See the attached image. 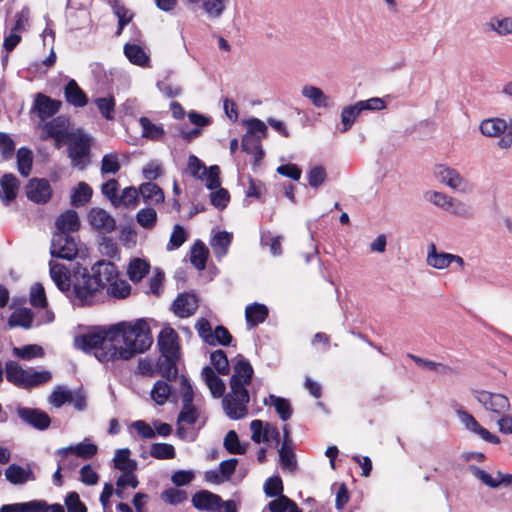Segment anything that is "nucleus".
Segmentation results:
<instances>
[{
  "mask_svg": "<svg viewBox=\"0 0 512 512\" xmlns=\"http://www.w3.org/2000/svg\"><path fill=\"white\" fill-rule=\"evenodd\" d=\"M201 375L214 398H220L224 395L225 384L210 366H205Z\"/></svg>",
  "mask_w": 512,
  "mask_h": 512,
  "instance_id": "nucleus-29",
  "label": "nucleus"
},
{
  "mask_svg": "<svg viewBox=\"0 0 512 512\" xmlns=\"http://www.w3.org/2000/svg\"><path fill=\"white\" fill-rule=\"evenodd\" d=\"M232 336L227 328H225L222 325H219L215 328V330L212 332V341L208 342V345L215 346V345H222L227 346L231 343Z\"/></svg>",
  "mask_w": 512,
  "mask_h": 512,
  "instance_id": "nucleus-59",
  "label": "nucleus"
},
{
  "mask_svg": "<svg viewBox=\"0 0 512 512\" xmlns=\"http://www.w3.org/2000/svg\"><path fill=\"white\" fill-rule=\"evenodd\" d=\"M114 273L110 280L103 281V291L106 290V294L110 297L116 299H122L127 297L130 294L131 287L130 285L123 279L119 278V272L116 265L110 262ZM105 295V292H103Z\"/></svg>",
  "mask_w": 512,
  "mask_h": 512,
  "instance_id": "nucleus-20",
  "label": "nucleus"
},
{
  "mask_svg": "<svg viewBox=\"0 0 512 512\" xmlns=\"http://www.w3.org/2000/svg\"><path fill=\"white\" fill-rule=\"evenodd\" d=\"M479 129L486 137L498 138L499 148L508 149L512 146V119L488 118L480 123Z\"/></svg>",
  "mask_w": 512,
  "mask_h": 512,
  "instance_id": "nucleus-4",
  "label": "nucleus"
},
{
  "mask_svg": "<svg viewBox=\"0 0 512 512\" xmlns=\"http://www.w3.org/2000/svg\"><path fill=\"white\" fill-rule=\"evenodd\" d=\"M26 370L16 361L10 360L5 363L7 381L19 388H21V383L24 382V377L27 374Z\"/></svg>",
  "mask_w": 512,
  "mask_h": 512,
  "instance_id": "nucleus-41",
  "label": "nucleus"
},
{
  "mask_svg": "<svg viewBox=\"0 0 512 512\" xmlns=\"http://www.w3.org/2000/svg\"><path fill=\"white\" fill-rule=\"evenodd\" d=\"M69 121L64 116H58L43 125V138H54L60 141L65 138Z\"/></svg>",
  "mask_w": 512,
  "mask_h": 512,
  "instance_id": "nucleus-27",
  "label": "nucleus"
},
{
  "mask_svg": "<svg viewBox=\"0 0 512 512\" xmlns=\"http://www.w3.org/2000/svg\"><path fill=\"white\" fill-rule=\"evenodd\" d=\"M425 198L433 205L444 209L457 217L470 219L474 216L473 209L470 206L443 192L428 191L425 194Z\"/></svg>",
  "mask_w": 512,
  "mask_h": 512,
  "instance_id": "nucleus-6",
  "label": "nucleus"
},
{
  "mask_svg": "<svg viewBox=\"0 0 512 512\" xmlns=\"http://www.w3.org/2000/svg\"><path fill=\"white\" fill-rule=\"evenodd\" d=\"M268 316V309L263 304L254 303L245 309V318L251 327L263 323Z\"/></svg>",
  "mask_w": 512,
  "mask_h": 512,
  "instance_id": "nucleus-38",
  "label": "nucleus"
},
{
  "mask_svg": "<svg viewBox=\"0 0 512 512\" xmlns=\"http://www.w3.org/2000/svg\"><path fill=\"white\" fill-rule=\"evenodd\" d=\"M0 512H65L61 504L49 505L44 500H32L22 503L5 504Z\"/></svg>",
  "mask_w": 512,
  "mask_h": 512,
  "instance_id": "nucleus-12",
  "label": "nucleus"
},
{
  "mask_svg": "<svg viewBox=\"0 0 512 512\" xmlns=\"http://www.w3.org/2000/svg\"><path fill=\"white\" fill-rule=\"evenodd\" d=\"M66 138L69 141L68 156L73 166L79 167L80 169L85 168L90 153L91 138L81 131L70 133Z\"/></svg>",
  "mask_w": 512,
  "mask_h": 512,
  "instance_id": "nucleus-7",
  "label": "nucleus"
},
{
  "mask_svg": "<svg viewBox=\"0 0 512 512\" xmlns=\"http://www.w3.org/2000/svg\"><path fill=\"white\" fill-rule=\"evenodd\" d=\"M25 190L27 198L37 204L47 203L52 196L51 185L46 179H30L25 187Z\"/></svg>",
  "mask_w": 512,
  "mask_h": 512,
  "instance_id": "nucleus-14",
  "label": "nucleus"
},
{
  "mask_svg": "<svg viewBox=\"0 0 512 512\" xmlns=\"http://www.w3.org/2000/svg\"><path fill=\"white\" fill-rule=\"evenodd\" d=\"M210 361L219 374L227 375L229 373V361L223 350L219 349L212 352Z\"/></svg>",
  "mask_w": 512,
  "mask_h": 512,
  "instance_id": "nucleus-58",
  "label": "nucleus"
},
{
  "mask_svg": "<svg viewBox=\"0 0 512 512\" xmlns=\"http://www.w3.org/2000/svg\"><path fill=\"white\" fill-rule=\"evenodd\" d=\"M208 256V249L201 241H196L191 248L190 261L192 265L198 269L203 270L206 266Z\"/></svg>",
  "mask_w": 512,
  "mask_h": 512,
  "instance_id": "nucleus-44",
  "label": "nucleus"
},
{
  "mask_svg": "<svg viewBox=\"0 0 512 512\" xmlns=\"http://www.w3.org/2000/svg\"><path fill=\"white\" fill-rule=\"evenodd\" d=\"M66 101L74 107H84L88 103L86 93L79 87L74 79H70L64 87Z\"/></svg>",
  "mask_w": 512,
  "mask_h": 512,
  "instance_id": "nucleus-28",
  "label": "nucleus"
},
{
  "mask_svg": "<svg viewBox=\"0 0 512 512\" xmlns=\"http://www.w3.org/2000/svg\"><path fill=\"white\" fill-rule=\"evenodd\" d=\"M6 480L13 485H24L27 482L35 481L36 477L31 466H21L15 463L10 464L5 470Z\"/></svg>",
  "mask_w": 512,
  "mask_h": 512,
  "instance_id": "nucleus-21",
  "label": "nucleus"
},
{
  "mask_svg": "<svg viewBox=\"0 0 512 512\" xmlns=\"http://www.w3.org/2000/svg\"><path fill=\"white\" fill-rule=\"evenodd\" d=\"M302 95L313 103L314 106L318 108H327L330 107L331 102L330 98L324 94V92L312 85H306L302 88Z\"/></svg>",
  "mask_w": 512,
  "mask_h": 512,
  "instance_id": "nucleus-36",
  "label": "nucleus"
},
{
  "mask_svg": "<svg viewBox=\"0 0 512 512\" xmlns=\"http://www.w3.org/2000/svg\"><path fill=\"white\" fill-rule=\"evenodd\" d=\"M97 446L93 443H79L75 446L61 448L57 451L59 455L67 456L68 452L73 451L82 459H91L97 453Z\"/></svg>",
  "mask_w": 512,
  "mask_h": 512,
  "instance_id": "nucleus-40",
  "label": "nucleus"
},
{
  "mask_svg": "<svg viewBox=\"0 0 512 512\" xmlns=\"http://www.w3.org/2000/svg\"><path fill=\"white\" fill-rule=\"evenodd\" d=\"M140 195L139 189L135 187H126L120 196L117 197L114 207H134L137 204Z\"/></svg>",
  "mask_w": 512,
  "mask_h": 512,
  "instance_id": "nucleus-51",
  "label": "nucleus"
},
{
  "mask_svg": "<svg viewBox=\"0 0 512 512\" xmlns=\"http://www.w3.org/2000/svg\"><path fill=\"white\" fill-rule=\"evenodd\" d=\"M252 376L253 368L251 364L243 356L238 355L234 365V373L230 379V389L246 398V386L250 384Z\"/></svg>",
  "mask_w": 512,
  "mask_h": 512,
  "instance_id": "nucleus-9",
  "label": "nucleus"
},
{
  "mask_svg": "<svg viewBox=\"0 0 512 512\" xmlns=\"http://www.w3.org/2000/svg\"><path fill=\"white\" fill-rule=\"evenodd\" d=\"M191 502L199 511L220 512L222 509V498L208 490L196 492L192 496Z\"/></svg>",
  "mask_w": 512,
  "mask_h": 512,
  "instance_id": "nucleus-18",
  "label": "nucleus"
},
{
  "mask_svg": "<svg viewBox=\"0 0 512 512\" xmlns=\"http://www.w3.org/2000/svg\"><path fill=\"white\" fill-rule=\"evenodd\" d=\"M16 412L18 417L24 423L37 430H45L50 426L51 419L49 415L42 410L37 408L18 407Z\"/></svg>",
  "mask_w": 512,
  "mask_h": 512,
  "instance_id": "nucleus-17",
  "label": "nucleus"
},
{
  "mask_svg": "<svg viewBox=\"0 0 512 512\" xmlns=\"http://www.w3.org/2000/svg\"><path fill=\"white\" fill-rule=\"evenodd\" d=\"M150 455L159 460L173 459L176 455L173 445L168 443H153L150 447Z\"/></svg>",
  "mask_w": 512,
  "mask_h": 512,
  "instance_id": "nucleus-52",
  "label": "nucleus"
},
{
  "mask_svg": "<svg viewBox=\"0 0 512 512\" xmlns=\"http://www.w3.org/2000/svg\"><path fill=\"white\" fill-rule=\"evenodd\" d=\"M268 426L269 424L264 425V422L261 420H253L250 423V429L252 432L251 439L253 442L260 444L262 442H268Z\"/></svg>",
  "mask_w": 512,
  "mask_h": 512,
  "instance_id": "nucleus-56",
  "label": "nucleus"
},
{
  "mask_svg": "<svg viewBox=\"0 0 512 512\" xmlns=\"http://www.w3.org/2000/svg\"><path fill=\"white\" fill-rule=\"evenodd\" d=\"M225 449L231 454L242 455L246 452V446L241 444L237 433L234 430H230L223 441Z\"/></svg>",
  "mask_w": 512,
  "mask_h": 512,
  "instance_id": "nucleus-54",
  "label": "nucleus"
},
{
  "mask_svg": "<svg viewBox=\"0 0 512 512\" xmlns=\"http://www.w3.org/2000/svg\"><path fill=\"white\" fill-rule=\"evenodd\" d=\"M55 233H70L77 232L80 228V220L78 213L74 210H67L60 214L55 221Z\"/></svg>",
  "mask_w": 512,
  "mask_h": 512,
  "instance_id": "nucleus-26",
  "label": "nucleus"
},
{
  "mask_svg": "<svg viewBox=\"0 0 512 512\" xmlns=\"http://www.w3.org/2000/svg\"><path fill=\"white\" fill-rule=\"evenodd\" d=\"M153 343L150 328L143 319L120 322L97 332L75 337L76 348L93 353L102 363L130 360L148 350Z\"/></svg>",
  "mask_w": 512,
  "mask_h": 512,
  "instance_id": "nucleus-1",
  "label": "nucleus"
},
{
  "mask_svg": "<svg viewBox=\"0 0 512 512\" xmlns=\"http://www.w3.org/2000/svg\"><path fill=\"white\" fill-rule=\"evenodd\" d=\"M161 499L170 505H177L187 499V493L178 488H169L162 492Z\"/></svg>",
  "mask_w": 512,
  "mask_h": 512,
  "instance_id": "nucleus-60",
  "label": "nucleus"
},
{
  "mask_svg": "<svg viewBox=\"0 0 512 512\" xmlns=\"http://www.w3.org/2000/svg\"><path fill=\"white\" fill-rule=\"evenodd\" d=\"M269 399L281 420L287 421L292 415V408L290 402L285 398L278 397L273 394L269 395Z\"/></svg>",
  "mask_w": 512,
  "mask_h": 512,
  "instance_id": "nucleus-55",
  "label": "nucleus"
},
{
  "mask_svg": "<svg viewBox=\"0 0 512 512\" xmlns=\"http://www.w3.org/2000/svg\"><path fill=\"white\" fill-rule=\"evenodd\" d=\"M139 124L141 127L142 137L152 140V141H160L165 135V131L161 125L154 124L147 117H140Z\"/></svg>",
  "mask_w": 512,
  "mask_h": 512,
  "instance_id": "nucleus-35",
  "label": "nucleus"
},
{
  "mask_svg": "<svg viewBox=\"0 0 512 512\" xmlns=\"http://www.w3.org/2000/svg\"><path fill=\"white\" fill-rule=\"evenodd\" d=\"M279 457L283 469L294 471L297 466L293 447H281L279 449Z\"/></svg>",
  "mask_w": 512,
  "mask_h": 512,
  "instance_id": "nucleus-61",
  "label": "nucleus"
},
{
  "mask_svg": "<svg viewBox=\"0 0 512 512\" xmlns=\"http://www.w3.org/2000/svg\"><path fill=\"white\" fill-rule=\"evenodd\" d=\"M114 467L123 472H133L136 469V461L130 459L128 448L118 449L114 456Z\"/></svg>",
  "mask_w": 512,
  "mask_h": 512,
  "instance_id": "nucleus-42",
  "label": "nucleus"
},
{
  "mask_svg": "<svg viewBox=\"0 0 512 512\" xmlns=\"http://www.w3.org/2000/svg\"><path fill=\"white\" fill-rule=\"evenodd\" d=\"M473 394L486 411L496 414L499 418L504 416L510 409V401L504 394L487 390H475Z\"/></svg>",
  "mask_w": 512,
  "mask_h": 512,
  "instance_id": "nucleus-8",
  "label": "nucleus"
},
{
  "mask_svg": "<svg viewBox=\"0 0 512 512\" xmlns=\"http://www.w3.org/2000/svg\"><path fill=\"white\" fill-rule=\"evenodd\" d=\"M16 156H17V168H18L19 173L22 176L27 177L30 174L31 168H32L33 157H32L31 150L26 147H21L17 151Z\"/></svg>",
  "mask_w": 512,
  "mask_h": 512,
  "instance_id": "nucleus-48",
  "label": "nucleus"
},
{
  "mask_svg": "<svg viewBox=\"0 0 512 512\" xmlns=\"http://www.w3.org/2000/svg\"><path fill=\"white\" fill-rule=\"evenodd\" d=\"M65 505L68 512H87L85 504L80 500L77 492H69L65 497Z\"/></svg>",
  "mask_w": 512,
  "mask_h": 512,
  "instance_id": "nucleus-64",
  "label": "nucleus"
},
{
  "mask_svg": "<svg viewBox=\"0 0 512 512\" xmlns=\"http://www.w3.org/2000/svg\"><path fill=\"white\" fill-rule=\"evenodd\" d=\"M102 117L111 121L114 119L115 100L113 96L98 97L93 100Z\"/></svg>",
  "mask_w": 512,
  "mask_h": 512,
  "instance_id": "nucleus-49",
  "label": "nucleus"
},
{
  "mask_svg": "<svg viewBox=\"0 0 512 512\" xmlns=\"http://www.w3.org/2000/svg\"><path fill=\"white\" fill-rule=\"evenodd\" d=\"M433 174L440 183L461 194H470L474 190V185L455 168L437 164Z\"/></svg>",
  "mask_w": 512,
  "mask_h": 512,
  "instance_id": "nucleus-5",
  "label": "nucleus"
},
{
  "mask_svg": "<svg viewBox=\"0 0 512 512\" xmlns=\"http://www.w3.org/2000/svg\"><path fill=\"white\" fill-rule=\"evenodd\" d=\"M427 265L438 270L446 269L450 266V253L439 252L434 243L428 246L426 258Z\"/></svg>",
  "mask_w": 512,
  "mask_h": 512,
  "instance_id": "nucleus-30",
  "label": "nucleus"
},
{
  "mask_svg": "<svg viewBox=\"0 0 512 512\" xmlns=\"http://www.w3.org/2000/svg\"><path fill=\"white\" fill-rule=\"evenodd\" d=\"M27 374L24 377V382L21 383V388L31 389L49 382L52 374L48 370L36 371L33 368L26 370Z\"/></svg>",
  "mask_w": 512,
  "mask_h": 512,
  "instance_id": "nucleus-31",
  "label": "nucleus"
},
{
  "mask_svg": "<svg viewBox=\"0 0 512 512\" xmlns=\"http://www.w3.org/2000/svg\"><path fill=\"white\" fill-rule=\"evenodd\" d=\"M157 344L160 354L181 356L180 338L173 328H163L158 335Z\"/></svg>",
  "mask_w": 512,
  "mask_h": 512,
  "instance_id": "nucleus-16",
  "label": "nucleus"
},
{
  "mask_svg": "<svg viewBox=\"0 0 512 512\" xmlns=\"http://www.w3.org/2000/svg\"><path fill=\"white\" fill-rule=\"evenodd\" d=\"M88 220L93 229L101 234H109L116 229L115 218L106 210L94 207L88 212Z\"/></svg>",
  "mask_w": 512,
  "mask_h": 512,
  "instance_id": "nucleus-15",
  "label": "nucleus"
},
{
  "mask_svg": "<svg viewBox=\"0 0 512 512\" xmlns=\"http://www.w3.org/2000/svg\"><path fill=\"white\" fill-rule=\"evenodd\" d=\"M268 509L270 512H302L293 500L283 494L270 501Z\"/></svg>",
  "mask_w": 512,
  "mask_h": 512,
  "instance_id": "nucleus-43",
  "label": "nucleus"
},
{
  "mask_svg": "<svg viewBox=\"0 0 512 512\" xmlns=\"http://www.w3.org/2000/svg\"><path fill=\"white\" fill-rule=\"evenodd\" d=\"M136 221L141 227L152 229L157 222V213L153 208L140 209L136 214Z\"/></svg>",
  "mask_w": 512,
  "mask_h": 512,
  "instance_id": "nucleus-57",
  "label": "nucleus"
},
{
  "mask_svg": "<svg viewBox=\"0 0 512 512\" xmlns=\"http://www.w3.org/2000/svg\"><path fill=\"white\" fill-rule=\"evenodd\" d=\"M61 105V101L38 93L34 99L32 112L36 113L41 121H45L47 118L54 116L60 110Z\"/></svg>",
  "mask_w": 512,
  "mask_h": 512,
  "instance_id": "nucleus-19",
  "label": "nucleus"
},
{
  "mask_svg": "<svg viewBox=\"0 0 512 512\" xmlns=\"http://www.w3.org/2000/svg\"><path fill=\"white\" fill-rule=\"evenodd\" d=\"M244 125L247 131L242 137V150L253 155L255 163H258L264 157L261 141L267 137L268 128L262 120L255 117L245 120Z\"/></svg>",
  "mask_w": 512,
  "mask_h": 512,
  "instance_id": "nucleus-3",
  "label": "nucleus"
},
{
  "mask_svg": "<svg viewBox=\"0 0 512 512\" xmlns=\"http://www.w3.org/2000/svg\"><path fill=\"white\" fill-rule=\"evenodd\" d=\"M180 357L160 354L156 362V372L168 381L177 379Z\"/></svg>",
  "mask_w": 512,
  "mask_h": 512,
  "instance_id": "nucleus-24",
  "label": "nucleus"
},
{
  "mask_svg": "<svg viewBox=\"0 0 512 512\" xmlns=\"http://www.w3.org/2000/svg\"><path fill=\"white\" fill-rule=\"evenodd\" d=\"M113 273L110 261L105 260L96 262L90 270L79 267L73 274V287L67 297L80 307L94 305L104 298L103 281L110 280Z\"/></svg>",
  "mask_w": 512,
  "mask_h": 512,
  "instance_id": "nucleus-2",
  "label": "nucleus"
},
{
  "mask_svg": "<svg viewBox=\"0 0 512 512\" xmlns=\"http://www.w3.org/2000/svg\"><path fill=\"white\" fill-rule=\"evenodd\" d=\"M92 193L93 191L87 183H78L71 195V205L74 207L84 206L91 199Z\"/></svg>",
  "mask_w": 512,
  "mask_h": 512,
  "instance_id": "nucleus-45",
  "label": "nucleus"
},
{
  "mask_svg": "<svg viewBox=\"0 0 512 512\" xmlns=\"http://www.w3.org/2000/svg\"><path fill=\"white\" fill-rule=\"evenodd\" d=\"M30 303L34 307L44 308L47 305L45 290L42 284L35 283L30 291Z\"/></svg>",
  "mask_w": 512,
  "mask_h": 512,
  "instance_id": "nucleus-62",
  "label": "nucleus"
},
{
  "mask_svg": "<svg viewBox=\"0 0 512 512\" xmlns=\"http://www.w3.org/2000/svg\"><path fill=\"white\" fill-rule=\"evenodd\" d=\"M49 266L50 276L53 282L60 291L64 292L66 295L69 294L72 285V278L69 270L65 265L54 261H50Z\"/></svg>",
  "mask_w": 512,
  "mask_h": 512,
  "instance_id": "nucleus-23",
  "label": "nucleus"
},
{
  "mask_svg": "<svg viewBox=\"0 0 512 512\" xmlns=\"http://www.w3.org/2000/svg\"><path fill=\"white\" fill-rule=\"evenodd\" d=\"M229 0H202V8L210 19H219L227 8Z\"/></svg>",
  "mask_w": 512,
  "mask_h": 512,
  "instance_id": "nucleus-46",
  "label": "nucleus"
},
{
  "mask_svg": "<svg viewBox=\"0 0 512 512\" xmlns=\"http://www.w3.org/2000/svg\"><path fill=\"white\" fill-rule=\"evenodd\" d=\"M140 195L147 202L160 204L164 201V193L162 189L153 182H146L139 187Z\"/></svg>",
  "mask_w": 512,
  "mask_h": 512,
  "instance_id": "nucleus-39",
  "label": "nucleus"
},
{
  "mask_svg": "<svg viewBox=\"0 0 512 512\" xmlns=\"http://www.w3.org/2000/svg\"><path fill=\"white\" fill-rule=\"evenodd\" d=\"M20 183L12 173H5L0 178V199L8 206L17 197Z\"/></svg>",
  "mask_w": 512,
  "mask_h": 512,
  "instance_id": "nucleus-25",
  "label": "nucleus"
},
{
  "mask_svg": "<svg viewBox=\"0 0 512 512\" xmlns=\"http://www.w3.org/2000/svg\"><path fill=\"white\" fill-rule=\"evenodd\" d=\"M249 393L247 397L240 396L236 392L232 391L225 395L222 400V405L227 417L233 420L241 419L248 413L247 404L249 403Z\"/></svg>",
  "mask_w": 512,
  "mask_h": 512,
  "instance_id": "nucleus-13",
  "label": "nucleus"
},
{
  "mask_svg": "<svg viewBox=\"0 0 512 512\" xmlns=\"http://www.w3.org/2000/svg\"><path fill=\"white\" fill-rule=\"evenodd\" d=\"M150 264L141 258H134L130 261L127 268L129 279L134 282H140L149 272Z\"/></svg>",
  "mask_w": 512,
  "mask_h": 512,
  "instance_id": "nucleus-37",
  "label": "nucleus"
},
{
  "mask_svg": "<svg viewBox=\"0 0 512 512\" xmlns=\"http://www.w3.org/2000/svg\"><path fill=\"white\" fill-rule=\"evenodd\" d=\"M13 354L24 360L42 357L44 355L43 348L36 344L24 345L22 347H14Z\"/></svg>",
  "mask_w": 512,
  "mask_h": 512,
  "instance_id": "nucleus-53",
  "label": "nucleus"
},
{
  "mask_svg": "<svg viewBox=\"0 0 512 512\" xmlns=\"http://www.w3.org/2000/svg\"><path fill=\"white\" fill-rule=\"evenodd\" d=\"M124 54L128 58V60L134 65L145 67L149 64V55L144 51V49L141 46L137 44H125Z\"/></svg>",
  "mask_w": 512,
  "mask_h": 512,
  "instance_id": "nucleus-33",
  "label": "nucleus"
},
{
  "mask_svg": "<svg viewBox=\"0 0 512 512\" xmlns=\"http://www.w3.org/2000/svg\"><path fill=\"white\" fill-rule=\"evenodd\" d=\"M174 313L180 318L193 315L198 308V300L194 294L183 293L178 295L172 305Z\"/></svg>",
  "mask_w": 512,
  "mask_h": 512,
  "instance_id": "nucleus-22",
  "label": "nucleus"
},
{
  "mask_svg": "<svg viewBox=\"0 0 512 512\" xmlns=\"http://www.w3.org/2000/svg\"><path fill=\"white\" fill-rule=\"evenodd\" d=\"M232 242V234L226 231H219L212 238L210 245L217 258L224 257Z\"/></svg>",
  "mask_w": 512,
  "mask_h": 512,
  "instance_id": "nucleus-34",
  "label": "nucleus"
},
{
  "mask_svg": "<svg viewBox=\"0 0 512 512\" xmlns=\"http://www.w3.org/2000/svg\"><path fill=\"white\" fill-rule=\"evenodd\" d=\"M264 492L268 497H279L283 494V483L279 476H273L266 480Z\"/></svg>",
  "mask_w": 512,
  "mask_h": 512,
  "instance_id": "nucleus-63",
  "label": "nucleus"
},
{
  "mask_svg": "<svg viewBox=\"0 0 512 512\" xmlns=\"http://www.w3.org/2000/svg\"><path fill=\"white\" fill-rule=\"evenodd\" d=\"M50 252L53 257L73 260L78 254L77 243L74 236L66 235V233H54Z\"/></svg>",
  "mask_w": 512,
  "mask_h": 512,
  "instance_id": "nucleus-10",
  "label": "nucleus"
},
{
  "mask_svg": "<svg viewBox=\"0 0 512 512\" xmlns=\"http://www.w3.org/2000/svg\"><path fill=\"white\" fill-rule=\"evenodd\" d=\"M171 394L170 385L164 380H158L155 382L151 390V398L158 405H164Z\"/></svg>",
  "mask_w": 512,
  "mask_h": 512,
  "instance_id": "nucleus-50",
  "label": "nucleus"
},
{
  "mask_svg": "<svg viewBox=\"0 0 512 512\" xmlns=\"http://www.w3.org/2000/svg\"><path fill=\"white\" fill-rule=\"evenodd\" d=\"M361 112L362 111L357 102L354 105L344 107L341 112V132H347L350 130Z\"/></svg>",
  "mask_w": 512,
  "mask_h": 512,
  "instance_id": "nucleus-47",
  "label": "nucleus"
},
{
  "mask_svg": "<svg viewBox=\"0 0 512 512\" xmlns=\"http://www.w3.org/2000/svg\"><path fill=\"white\" fill-rule=\"evenodd\" d=\"M455 413L459 419V421L464 425V427L470 432L478 435L484 441L491 444H499L500 438L492 434L486 428L482 427L476 418L470 414L468 411L464 410L462 406H457L455 408Z\"/></svg>",
  "mask_w": 512,
  "mask_h": 512,
  "instance_id": "nucleus-11",
  "label": "nucleus"
},
{
  "mask_svg": "<svg viewBox=\"0 0 512 512\" xmlns=\"http://www.w3.org/2000/svg\"><path fill=\"white\" fill-rule=\"evenodd\" d=\"M34 314L28 308H19L11 313L8 318V326L10 328L22 327L29 329L32 326Z\"/></svg>",
  "mask_w": 512,
  "mask_h": 512,
  "instance_id": "nucleus-32",
  "label": "nucleus"
}]
</instances>
